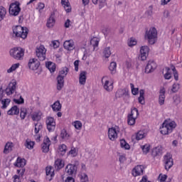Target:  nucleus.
<instances>
[{
  "mask_svg": "<svg viewBox=\"0 0 182 182\" xmlns=\"http://www.w3.org/2000/svg\"><path fill=\"white\" fill-rule=\"evenodd\" d=\"M63 47L67 50H73L75 49V44L73 41H66L63 43Z\"/></svg>",
  "mask_w": 182,
  "mask_h": 182,
  "instance_id": "412c9836",
  "label": "nucleus"
},
{
  "mask_svg": "<svg viewBox=\"0 0 182 182\" xmlns=\"http://www.w3.org/2000/svg\"><path fill=\"white\" fill-rule=\"evenodd\" d=\"M104 56L105 58H109L112 55V52L110 51V47H107L104 49Z\"/></svg>",
  "mask_w": 182,
  "mask_h": 182,
  "instance_id": "a18cd8bd",
  "label": "nucleus"
},
{
  "mask_svg": "<svg viewBox=\"0 0 182 182\" xmlns=\"http://www.w3.org/2000/svg\"><path fill=\"white\" fill-rule=\"evenodd\" d=\"M15 90H16V81L13 80L6 88V93L7 96H11V95H14V93H15Z\"/></svg>",
  "mask_w": 182,
  "mask_h": 182,
  "instance_id": "1a4fd4ad",
  "label": "nucleus"
},
{
  "mask_svg": "<svg viewBox=\"0 0 182 182\" xmlns=\"http://www.w3.org/2000/svg\"><path fill=\"white\" fill-rule=\"evenodd\" d=\"M46 123L47 124L48 132H53L55 130V127H56V122H55V119H53V117H48Z\"/></svg>",
  "mask_w": 182,
  "mask_h": 182,
  "instance_id": "f8f14e48",
  "label": "nucleus"
},
{
  "mask_svg": "<svg viewBox=\"0 0 182 182\" xmlns=\"http://www.w3.org/2000/svg\"><path fill=\"white\" fill-rule=\"evenodd\" d=\"M14 103H16L17 105H22L23 103H24V100L23 98H22V97H20V99H14Z\"/></svg>",
  "mask_w": 182,
  "mask_h": 182,
  "instance_id": "bf43d9fd",
  "label": "nucleus"
},
{
  "mask_svg": "<svg viewBox=\"0 0 182 182\" xmlns=\"http://www.w3.org/2000/svg\"><path fill=\"white\" fill-rule=\"evenodd\" d=\"M136 117H132V115L127 116V123L129 126H134L136 124Z\"/></svg>",
  "mask_w": 182,
  "mask_h": 182,
  "instance_id": "c9c22d12",
  "label": "nucleus"
},
{
  "mask_svg": "<svg viewBox=\"0 0 182 182\" xmlns=\"http://www.w3.org/2000/svg\"><path fill=\"white\" fill-rule=\"evenodd\" d=\"M149 46H144L141 47V50H140V58L141 60H146V59H147V56H149Z\"/></svg>",
  "mask_w": 182,
  "mask_h": 182,
  "instance_id": "4468645a",
  "label": "nucleus"
},
{
  "mask_svg": "<svg viewBox=\"0 0 182 182\" xmlns=\"http://www.w3.org/2000/svg\"><path fill=\"white\" fill-rule=\"evenodd\" d=\"M60 137L63 139V140H69L70 135L68 133L66 129H63L60 132Z\"/></svg>",
  "mask_w": 182,
  "mask_h": 182,
  "instance_id": "f704fd0d",
  "label": "nucleus"
},
{
  "mask_svg": "<svg viewBox=\"0 0 182 182\" xmlns=\"http://www.w3.org/2000/svg\"><path fill=\"white\" fill-rule=\"evenodd\" d=\"M24 55L25 50L21 47L14 48L10 50V55L12 56L14 59H16V60H22Z\"/></svg>",
  "mask_w": 182,
  "mask_h": 182,
  "instance_id": "20e7f679",
  "label": "nucleus"
},
{
  "mask_svg": "<svg viewBox=\"0 0 182 182\" xmlns=\"http://www.w3.org/2000/svg\"><path fill=\"white\" fill-rule=\"evenodd\" d=\"M5 16H6V9L1 6H0V22L4 21Z\"/></svg>",
  "mask_w": 182,
  "mask_h": 182,
  "instance_id": "473e14b6",
  "label": "nucleus"
},
{
  "mask_svg": "<svg viewBox=\"0 0 182 182\" xmlns=\"http://www.w3.org/2000/svg\"><path fill=\"white\" fill-rule=\"evenodd\" d=\"M36 55L39 60H45L46 59V48L45 46H40L36 48Z\"/></svg>",
  "mask_w": 182,
  "mask_h": 182,
  "instance_id": "0eeeda50",
  "label": "nucleus"
},
{
  "mask_svg": "<svg viewBox=\"0 0 182 182\" xmlns=\"http://www.w3.org/2000/svg\"><path fill=\"white\" fill-rule=\"evenodd\" d=\"M14 146V144L12 142H7L4 147V153L5 154H8L11 150L12 147Z\"/></svg>",
  "mask_w": 182,
  "mask_h": 182,
  "instance_id": "2f4dec72",
  "label": "nucleus"
},
{
  "mask_svg": "<svg viewBox=\"0 0 182 182\" xmlns=\"http://www.w3.org/2000/svg\"><path fill=\"white\" fill-rule=\"evenodd\" d=\"M108 137L112 141H114L117 139V131L116 128L112 127L108 129Z\"/></svg>",
  "mask_w": 182,
  "mask_h": 182,
  "instance_id": "dca6fc26",
  "label": "nucleus"
},
{
  "mask_svg": "<svg viewBox=\"0 0 182 182\" xmlns=\"http://www.w3.org/2000/svg\"><path fill=\"white\" fill-rule=\"evenodd\" d=\"M20 5L21 4L18 1L11 4L9 9L10 15H12V16H18L19 12H21Z\"/></svg>",
  "mask_w": 182,
  "mask_h": 182,
  "instance_id": "39448f33",
  "label": "nucleus"
},
{
  "mask_svg": "<svg viewBox=\"0 0 182 182\" xmlns=\"http://www.w3.org/2000/svg\"><path fill=\"white\" fill-rule=\"evenodd\" d=\"M77 166H79V162H76L75 164H69L65 167V173L68 176H76L77 173Z\"/></svg>",
  "mask_w": 182,
  "mask_h": 182,
  "instance_id": "423d86ee",
  "label": "nucleus"
},
{
  "mask_svg": "<svg viewBox=\"0 0 182 182\" xmlns=\"http://www.w3.org/2000/svg\"><path fill=\"white\" fill-rule=\"evenodd\" d=\"M19 68V63L14 64L8 70V73H12L14 70H16Z\"/></svg>",
  "mask_w": 182,
  "mask_h": 182,
  "instance_id": "09e8293b",
  "label": "nucleus"
},
{
  "mask_svg": "<svg viewBox=\"0 0 182 182\" xmlns=\"http://www.w3.org/2000/svg\"><path fill=\"white\" fill-rule=\"evenodd\" d=\"M62 5H64V8L65 11L69 14L71 12L72 7L70 6V3H69V0H61Z\"/></svg>",
  "mask_w": 182,
  "mask_h": 182,
  "instance_id": "a878e982",
  "label": "nucleus"
},
{
  "mask_svg": "<svg viewBox=\"0 0 182 182\" xmlns=\"http://www.w3.org/2000/svg\"><path fill=\"white\" fill-rule=\"evenodd\" d=\"M42 116V112L41 111H36L33 112L31 115V119L33 122H39Z\"/></svg>",
  "mask_w": 182,
  "mask_h": 182,
  "instance_id": "393cba45",
  "label": "nucleus"
},
{
  "mask_svg": "<svg viewBox=\"0 0 182 182\" xmlns=\"http://www.w3.org/2000/svg\"><path fill=\"white\" fill-rule=\"evenodd\" d=\"M104 89L107 92H110L113 90V82H109V80H106L104 84Z\"/></svg>",
  "mask_w": 182,
  "mask_h": 182,
  "instance_id": "7c9ffc66",
  "label": "nucleus"
},
{
  "mask_svg": "<svg viewBox=\"0 0 182 182\" xmlns=\"http://www.w3.org/2000/svg\"><path fill=\"white\" fill-rule=\"evenodd\" d=\"M46 66L50 70V73H53L56 70V65L52 62H48L46 63Z\"/></svg>",
  "mask_w": 182,
  "mask_h": 182,
  "instance_id": "c85d7f7f",
  "label": "nucleus"
},
{
  "mask_svg": "<svg viewBox=\"0 0 182 182\" xmlns=\"http://www.w3.org/2000/svg\"><path fill=\"white\" fill-rule=\"evenodd\" d=\"M86 75H87V73L86 71H82L80 73V77H79V83L80 85H85L86 84Z\"/></svg>",
  "mask_w": 182,
  "mask_h": 182,
  "instance_id": "b1692460",
  "label": "nucleus"
},
{
  "mask_svg": "<svg viewBox=\"0 0 182 182\" xmlns=\"http://www.w3.org/2000/svg\"><path fill=\"white\" fill-rule=\"evenodd\" d=\"M127 43H128V46L132 48L133 46H135V45H137V41L134 38H131Z\"/></svg>",
  "mask_w": 182,
  "mask_h": 182,
  "instance_id": "8fccbe9b",
  "label": "nucleus"
},
{
  "mask_svg": "<svg viewBox=\"0 0 182 182\" xmlns=\"http://www.w3.org/2000/svg\"><path fill=\"white\" fill-rule=\"evenodd\" d=\"M138 100L140 105H144V103H146V102L144 101V97H139Z\"/></svg>",
  "mask_w": 182,
  "mask_h": 182,
  "instance_id": "338daca9",
  "label": "nucleus"
},
{
  "mask_svg": "<svg viewBox=\"0 0 182 182\" xmlns=\"http://www.w3.org/2000/svg\"><path fill=\"white\" fill-rule=\"evenodd\" d=\"M59 150L61 153V155L63 156L65 154V153H66V150H67V146L65 144H62L60 147H59Z\"/></svg>",
  "mask_w": 182,
  "mask_h": 182,
  "instance_id": "864d4df0",
  "label": "nucleus"
},
{
  "mask_svg": "<svg viewBox=\"0 0 182 182\" xmlns=\"http://www.w3.org/2000/svg\"><path fill=\"white\" fill-rule=\"evenodd\" d=\"M26 114H28V109H26V108H21L20 117L21 120H25V117H26Z\"/></svg>",
  "mask_w": 182,
  "mask_h": 182,
  "instance_id": "58836bf2",
  "label": "nucleus"
},
{
  "mask_svg": "<svg viewBox=\"0 0 182 182\" xmlns=\"http://www.w3.org/2000/svg\"><path fill=\"white\" fill-rule=\"evenodd\" d=\"M165 69L166 70V73L164 75V78L166 79L167 80H170V79H171V73H170V68H166Z\"/></svg>",
  "mask_w": 182,
  "mask_h": 182,
  "instance_id": "3c124183",
  "label": "nucleus"
},
{
  "mask_svg": "<svg viewBox=\"0 0 182 182\" xmlns=\"http://www.w3.org/2000/svg\"><path fill=\"white\" fill-rule=\"evenodd\" d=\"M146 14L148 16H153V6H149L148 11H146Z\"/></svg>",
  "mask_w": 182,
  "mask_h": 182,
  "instance_id": "052dcab7",
  "label": "nucleus"
},
{
  "mask_svg": "<svg viewBox=\"0 0 182 182\" xmlns=\"http://www.w3.org/2000/svg\"><path fill=\"white\" fill-rule=\"evenodd\" d=\"M144 171V166H143V165H138L132 170V176H134V177H137V176H143Z\"/></svg>",
  "mask_w": 182,
  "mask_h": 182,
  "instance_id": "ddd939ff",
  "label": "nucleus"
},
{
  "mask_svg": "<svg viewBox=\"0 0 182 182\" xmlns=\"http://www.w3.org/2000/svg\"><path fill=\"white\" fill-rule=\"evenodd\" d=\"M117 67V64L116 62H112L109 65V70H110L112 75L116 73V68Z\"/></svg>",
  "mask_w": 182,
  "mask_h": 182,
  "instance_id": "ea45409f",
  "label": "nucleus"
},
{
  "mask_svg": "<svg viewBox=\"0 0 182 182\" xmlns=\"http://www.w3.org/2000/svg\"><path fill=\"white\" fill-rule=\"evenodd\" d=\"M90 45L93 46L94 50H96V48L99 46V38L94 37L90 40Z\"/></svg>",
  "mask_w": 182,
  "mask_h": 182,
  "instance_id": "72a5a7b5",
  "label": "nucleus"
},
{
  "mask_svg": "<svg viewBox=\"0 0 182 182\" xmlns=\"http://www.w3.org/2000/svg\"><path fill=\"white\" fill-rule=\"evenodd\" d=\"M57 90H62L63 86H65V77L58 75L57 78Z\"/></svg>",
  "mask_w": 182,
  "mask_h": 182,
  "instance_id": "a211bd4d",
  "label": "nucleus"
},
{
  "mask_svg": "<svg viewBox=\"0 0 182 182\" xmlns=\"http://www.w3.org/2000/svg\"><path fill=\"white\" fill-rule=\"evenodd\" d=\"M7 114H9V116H17V114H19V108L16 105L13 106L7 112Z\"/></svg>",
  "mask_w": 182,
  "mask_h": 182,
  "instance_id": "4be33fe9",
  "label": "nucleus"
},
{
  "mask_svg": "<svg viewBox=\"0 0 182 182\" xmlns=\"http://www.w3.org/2000/svg\"><path fill=\"white\" fill-rule=\"evenodd\" d=\"M163 154V149L161 146H156L152 151V156L156 157V156H161Z\"/></svg>",
  "mask_w": 182,
  "mask_h": 182,
  "instance_id": "bb28decb",
  "label": "nucleus"
},
{
  "mask_svg": "<svg viewBox=\"0 0 182 182\" xmlns=\"http://www.w3.org/2000/svg\"><path fill=\"white\" fill-rule=\"evenodd\" d=\"M65 182H75V178H73V177L68 176L67 177Z\"/></svg>",
  "mask_w": 182,
  "mask_h": 182,
  "instance_id": "774afa93",
  "label": "nucleus"
},
{
  "mask_svg": "<svg viewBox=\"0 0 182 182\" xmlns=\"http://www.w3.org/2000/svg\"><path fill=\"white\" fill-rule=\"evenodd\" d=\"M69 73V68L67 67H63L61 70L59 72L58 76H63V77H66V75Z\"/></svg>",
  "mask_w": 182,
  "mask_h": 182,
  "instance_id": "4c0bfd02",
  "label": "nucleus"
},
{
  "mask_svg": "<svg viewBox=\"0 0 182 182\" xmlns=\"http://www.w3.org/2000/svg\"><path fill=\"white\" fill-rule=\"evenodd\" d=\"M46 176H50V177H53L55 173L52 172V167L47 168L46 170Z\"/></svg>",
  "mask_w": 182,
  "mask_h": 182,
  "instance_id": "6e6d98bb",
  "label": "nucleus"
},
{
  "mask_svg": "<svg viewBox=\"0 0 182 182\" xmlns=\"http://www.w3.org/2000/svg\"><path fill=\"white\" fill-rule=\"evenodd\" d=\"M34 126H35L34 132L36 134H38V133H39V131L43 129V126L41 123H36Z\"/></svg>",
  "mask_w": 182,
  "mask_h": 182,
  "instance_id": "a19ab883",
  "label": "nucleus"
},
{
  "mask_svg": "<svg viewBox=\"0 0 182 182\" xmlns=\"http://www.w3.org/2000/svg\"><path fill=\"white\" fill-rule=\"evenodd\" d=\"M159 103L160 106H163L164 105V100L166 99V90L164 87L161 88L159 91Z\"/></svg>",
  "mask_w": 182,
  "mask_h": 182,
  "instance_id": "aec40b11",
  "label": "nucleus"
},
{
  "mask_svg": "<svg viewBox=\"0 0 182 182\" xmlns=\"http://www.w3.org/2000/svg\"><path fill=\"white\" fill-rule=\"evenodd\" d=\"M35 146V142L31 141H26L25 146L27 149H29V150H32L33 149V146Z\"/></svg>",
  "mask_w": 182,
  "mask_h": 182,
  "instance_id": "79ce46f5",
  "label": "nucleus"
},
{
  "mask_svg": "<svg viewBox=\"0 0 182 182\" xmlns=\"http://www.w3.org/2000/svg\"><path fill=\"white\" fill-rule=\"evenodd\" d=\"M47 27L48 28H53V26L55 25V15L51 14L50 18H48L47 21Z\"/></svg>",
  "mask_w": 182,
  "mask_h": 182,
  "instance_id": "c756f323",
  "label": "nucleus"
},
{
  "mask_svg": "<svg viewBox=\"0 0 182 182\" xmlns=\"http://www.w3.org/2000/svg\"><path fill=\"white\" fill-rule=\"evenodd\" d=\"M73 124L74 127H75V129H77V130H82V124L80 121H75Z\"/></svg>",
  "mask_w": 182,
  "mask_h": 182,
  "instance_id": "49530a36",
  "label": "nucleus"
},
{
  "mask_svg": "<svg viewBox=\"0 0 182 182\" xmlns=\"http://www.w3.org/2000/svg\"><path fill=\"white\" fill-rule=\"evenodd\" d=\"M128 115L137 119V117L139 116V109H137V108H133L131 111V114Z\"/></svg>",
  "mask_w": 182,
  "mask_h": 182,
  "instance_id": "37998d69",
  "label": "nucleus"
},
{
  "mask_svg": "<svg viewBox=\"0 0 182 182\" xmlns=\"http://www.w3.org/2000/svg\"><path fill=\"white\" fill-rule=\"evenodd\" d=\"M171 90H172L173 93H176V92H177V90H178V85L173 84Z\"/></svg>",
  "mask_w": 182,
  "mask_h": 182,
  "instance_id": "69168bd1",
  "label": "nucleus"
},
{
  "mask_svg": "<svg viewBox=\"0 0 182 182\" xmlns=\"http://www.w3.org/2000/svg\"><path fill=\"white\" fill-rule=\"evenodd\" d=\"M159 178L160 182H165L167 180V175H166V174L162 175L161 173V174H159Z\"/></svg>",
  "mask_w": 182,
  "mask_h": 182,
  "instance_id": "13d9d810",
  "label": "nucleus"
},
{
  "mask_svg": "<svg viewBox=\"0 0 182 182\" xmlns=\"http://www.w3.org/2000/svg\"><path fill=\"white\" fill-rule=\"evenodd\" d=\"M164 164L165 166V170L166 171H168V169L173 167V157L171 156V154L169 153H167L164 156Z\"/></svg>",
  "mask_w": 182,
  "mask_h": 182,
  "instance_id": "6e6552de",
  "label": "nucleus"
},
{
  "mask_svg": "<svg viewBox=\"0 0 182 182\" xmlns=\"http://www.w3.org/2000/svg\"><path fill=\"white\" fill-rule=\"evenodd\" d=\"M39 66H41V63H39V60H38V59L31 58L29 60L28 68L31 70H37V69L39 68Z\"/></svg>",
  "mask_w": 182,
  "mask_h": 182,
  "instance_id": "9b49d317",
  "label": "nucleus"
},
{
  "mask_svg": "<svg viewBox=\"0 0 182 182\" xmlns=\"http://www.w3.org/2000/svg\"><path fill=\"white\" fill-rule=\"evenodd\" d=\"M156 68L157 64L153 60H149L145 68V73H152Z\"/></svg>",
  "mask_w": 182,
  "mask_h": 182,
  "instance_id": "9d476101",
  "label": "nucleus"
},
{
  "mask_svg": "<svg viewBox=\"0 0 182 182\" xmlns=\"http://www.w3.org/2000/svg\"><path fill=\"white\" fill-rule=\"evenodd\" d=\"M50 146V139H49V137H46L43 140V143L41 145V150L43 153H48L49 151V147Z\"/></svg>",
  "mask_w": 182,
  "mask_h": 182,
  "instance_id": "2eb2a0df",
  "label": "nucleus"
},
{
  "mask_svg": "<svg viewBox=\"0 0 182 182\" xmlns=\"http://www.w3.org/2000/svg\"><path fill=\"white\" fill-rule=\"evenodd\" d=\"M172 70L175 80H178V73L177 72V70H176V67L172 66Z\"/></svg>",
  "mask_w": 182,
  "mask_h": 182,
  "instance_id": "5fc2aeb1",
  "label": "nucleus"
},
{
  "mask_svg": "<svg viewBox=\"0 0 182 182\" xmlns=\"http://www.w3.org/2000/svg\"><path fill=\"white\" fill-rule=\"evenodd\" d=\"M28 32L29 30L26 27L23 28L21 26H16L14 28H13L14 38H21L22 39H26Z\"/></svg>",
  "mask_w": 182,
  "mask_h": 182,
  "instance_id": "f257e3e1",
  "label": "nucleus"
},
{
  "mask_svg": "<svg viewBox=\"0 0 182 182\" xmlns=\"http://www.w3.org/2000/svg\"><path fill=\"white\" fill-rule=\"evenodd\" d=\"M177 124H176V122L172 121L171 122H168V121H164V122L162 124V127L161 129V134L166 135V134H170L173 132V129H176V127Z\"/></svg>",
  "mask_w": 182,
  "mask_h": 182,
  "instance_id": "f03ea898",
  "label": "nucleus"
},
{
  "mask_svg": "<svg viewBox=\"0 0 182 182\" xmlns=\"http://www.w3.org/2000/svg\"><path fill=\"white\" fill-rule=\"evenodd\" d=\"M65 167V161L63 160L62 159H58L57 160L55 161L54 163V168L55 170L57 171H59V170H61V168H63Z\"/></svg>",
  "mask_w": 182,
  "mask_h": 182,
  "instance_id": "6ab92c4d",
  "label": "nucleus"
},
{
  "mask_svg": "<svg viewBox=\"0 0 182 182\" xmlns=\"http://www.w3.org/2000/svg\"><path fill=\"white\" fill-rule=\"evenodd\" d=\"M89 181V177L86 173H82L81 175V182H87Z\"/></svg>",
  "mask_w": 182,
  "mask_h": 182,
  "instance_id": "4d7b16f0",
  "label": "nucleus"
},
{
  "mask_svg": "<svg viewBox=\"0 0 182 182\" xmlns=\"http://www.w3.org/2000/svg\"><path fill=\"white\" fill-rule=\"evenodd\" d=\"M120 146L122 149H125V150H130V145L126 142V140L124 139L120 140Z\"/></svg>",
  "mask_w": 182,
  "mask_h": 182,
  "instance_id": "e433bc0d",
  "label": "nucleus"
},
{
  "mask_svg": "<svg viewBox=\"0 0 182 182\" xmlns=\"http://www.w3.org/2000/svg\"><path fill=\"white\" fill-rule=\"evenodd\" d=\"M51 45H53L54 49H56L57 48H59L60 43L58 41H53Z\"/></svg>",
  "mask_w": 182,
  "mask_h": 182,
  "instance_id": "0e129e2a",
  "label": "nucleus"
},
{
  "mask_svg": "<svg viewBox=\"0 0 182 182\" xmlns=\"http://www.w3.org/2000/svg\"><path fill=\"white\" fill-rule=\"evenodd\" d=\"M145 39L148 41L149 45H154L156 41H157V29L153 27L146 31L145 33Z\"/></svg>",
  "mask_w": 182,
  "mask_h": 182,
  "instance_id": "7ed1b4c3",
  "label": "nucleus"
},
{
  "mask_svg": "<svg viewBox=\"0 0 182 182\" xmlns=\"http://www.w3.org/2000/svg\"><path fill=\"white\" fill-rule=\"evenodd\" d=\"M116 97H129V90L124 88V89H119L116 94Z\"/></svg>",
  "mask_w": 182,
  "mask_h": 182,
  "instance_id": "f3484780",
  "label": "nucleus"
},
{
  "mask_svg": "<svg viewBox=\"0 0 182 182\" xmlns=\"http://www.w3.org/2000/svg\"><path fill=\"white\" fill-rule=\"evenodd\" d=\"M16 166V167H23V166H25V164H23V161H22V159H17Z\"/></svg>",
  "mask_w": 182,
  "mask_h": 182,
  "instance_id": "680f3d73",
  "label": "nucleus"
},
{
  "mask_svg": "<svg viewBox=\"0 0 182 182\" xmlns=\"http://www.w3.org/2000/svg\"><path fill=\"white\" fill-rule=\"evenodd\" d=\"M141 148L142 149L143 153L144 154H147V153L150 151V144H149L143 145L142 146H141Z\"/></svg>",
  "mask_w": 182,
  "mask_h": 182,
  "instance_id": "c03bdc74",
  "label": "nucleus"
},
{
  "mask_svg": "<svg viewBox=\"0 0 182 182\" xmlns=\"http://www.w3.org/2000/svg\"><path fill=\"white\" fill-rule=\"evenodd\" d=\"M51 107L54 112H60V109H62V105L60 102L58 100L51 105Z\"/></svg>",
  "mask_w": 182,
  "mask_h": 182,
  "instance_id": "cd10ccee",
  "label": "nucleus"
},
{
  "mask_svg": "<svg viewBox=\"0 0 182 182\" xmlns=\"http://www.w3.org/2000/svg\"><path fill=\"white\" fill-rule=\"evenodd\" d=\"M0 102H1V109H6L8 106L9 105V103H11L10 99H4L2 100V93L0 92Z\"/></svg>",
  "mask_w": 182,
  "mask_h": 182,
  "instance_id": "5701e85b",
  "label": "nucleus"
},
{
  "mask_svg": "<svg viewBox=\"0 0 182 182\" xmlns=\"http://www.w3.org/2000/svg\"><path fill=\"white\" fill-rule=\"evenodd\" d=\"M136 140H141V139H144V132L139 131L137 132L136 136Z\"/></svg>",
  "mask_w": 182,
  "mask_h": 182,
  "instance_id": "603ef678",
  "label": "nucleus"
},
{
  "mask_svg": "<svg viewBox=\"0 0 182 182\" xmlns=\"http://www.w3.org/2000/svg\"><path fill=\"white\" fill-rule=\"evenodd\" d=\"M69 154H71L72 157H76L77 156V152H76V149H71L69 151Z\"/></svg>",
  "mask_w": 182,
  "mask_h": 182,
  "instance_id": "e2e57ef3",
  "label": "nucleus"
},
{
  "mask_svg": "<svg viewBox=\"0 0 182 182\" xmlns=\"http://www.w3.org/2000/svg\"><path fill=\"white\" fill-rule=\"evenodd\" d=\"M131 90L132 95L136 96V95H139V88H134V85L133 83H130Z\"/></svg>",
  "mask_w": 182,
  "mask_h": 182,
  "instance_id": "de8ad7c7",
  "label": "nucleus"
}]
</instances>
